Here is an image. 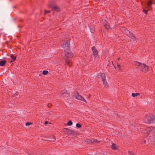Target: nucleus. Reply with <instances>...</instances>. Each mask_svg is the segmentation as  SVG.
<instances>
[{"instance_id":"9","label":"nucleus","mask_w":155,"mask_h":155,"mask_svg":"<svg viewBox=\"0 0 155 155\" xmlns=\"http://www.w3.org/2000/svg\"><path fill=\"white\" fill-rule=\"evenodd\" d=\"M52 10L54 11H55L57 12H59L60 11V9L58 7V6L54 5L53 6L51 7Z\"/></svg>"},{"instance_id":"32","label":"nucleus","mask_w":155,"mask_h":155,"mask_svg":"<svg viewBox=\"0 0 155 155\" xmlns=\"http://www.w3.org/2000/svg\"><path fill=\"white\" fill-rule=\"evenodd\" d=\"M120 58H118V60H120Z\"/></svg>"},{"instance_id":"12","label":"nucleus","mask_w":155,"mask_h":155,"mask_svg":"<svg viewBox=\"0 0 155 155\" xmlns=\"http://www.w3.org/2000/svg\"><path fill=\"white\" fill-rule=\"evenodd\" d=\"M142 64L139 63L137 61H136L135 62V64L136 66H137L139 68H140L141 66H142Z\"/></svg>"},{"instance_id":"24","label":"nucleus","mask_w":155,"mask_h":155,"mask_svg":"<svg viewBox=\"0 0 155 155\" xmlns=\"http://www.w3.org/2000/svg\"><path fill=\"white\" fill-rule=\"evenodd\" d=\"M32 124V123L29 122H27L25 123V125L26 126H29L31 124Z\"/></svg>"},{"instance_id":"26","label":"nucleus","mask_w":155,"mask_h":155,"mask_svg":"<svg viewBox=\"0 0 155 155\" xmlns=\"http://www.w3.org/2000/svg\"><path fill=\"white\" fill-rule=\"evenodd\" d=\"M50 12V10H45V14H46L47 13H48Z\"/></svg>"},{"instance_id":"31","label":"nucleus","mask_w":155,"mask_h":155,"mask_svg":"<svg viewBox=\"0 0 155 155\" xmlns=\"http://www.w3.org/2000/svg\"><path fill=\"white\" fill-rule=\"evenodd\" d=\"M55 138H54V139H53V140L52 141V142H54L55 141Z\"/></svg>"},{"instance_id":"33","label":"nucleus","mask_w":155,"mask_h":155,"mask_svg":"<svg viewBox=\"0 0 155 155\" xmlns=\"http://www.w3.org/2000/svg\"><path fill=\"white\" fill-rule=\"evenodd\" d=\"M114 68H115V69L116 68L115 66H114Z\"/></svg>"},{"instance_id":"22","label":"nucleus","mask_w":155,"mask_h":155,"mask_svg":"<svg viewBox=\"0 0 155 155\" xmlns=\"http://www.w3.org/2000/svg\"><path fill=\"white\" fill-rule=\"evenodd\" d=\"M76 126L78 128H80L81 127V125L79 123L76 124Z\"/></svg>"},{"instance_id":"16","label":"nucleus","mask_w":155,"mask_h":155,"mask_svg":"<svg viewBox=\"0 0 155 155\" xmlns=\"http://www.w3.org/2000/svg\"><path fill=\"white\" fill-rule=\"evenodd\" d=\"M92 140V138L91 139H87L86 141L88 144H91L92 143L93 140Z\"/></svg>"},{"instance_id":"11","label":"nucleus","mask_w":155,"mask_h":155,"mask_svg":"<svg viewBox=\"0 0 155 155\" xmlns=\"http://www.w3.org/2000/svg\"><path fill=\"white\" fill-rule=\"evenodd\" d=\"M111 148L114 150H117L118 149V147L115 143L112 144Z\"/></svg>"},{"instance_id":"19","label":"nucleus","mask_w":155,"mask_h":155,"mask_svg":"<svg viewBox=\"0 0 155 155\" xmlns=\"http://www.w3.org/2000/svg\"><path fill=\"white\" fill-rule=\"evenodd\" d=\"M68 130V129H67ZM68 132L70 134H73L74 133V131L73 130H68Z\"/></svg>"},{"instance_id":"3","label":"nucleus","mask_w":155,"mask_h":155,"mask_svg":"<svg viewBox=\"0 0 155 155\" xmlns=\"http://www.w3.org/2000/svg\"><path fill=\"white\" fill-rule=\"evenodd\" d=\"M120 29L122 31L123 33L125 34L129 37L132 38L134 41L136 40L135 38H134V39L133 34L132 33H130V31H128L126 28L124 27H122Z\"/></svg>"},{"instance_id":"28","label":"nucleus","mask_w":155,"mask_h":155,"mask_svg":"<svg viewBox=\"0 0 155 155\" xmlns=\"http://www.w3.org/2000/svg\"><path fill=\"white\" fill-rule=\"evenodd\" d=\"M52 106V104H51L49 103L48 104V106L49 107H51Z\"/></svg>"},{"instance_id":"30","label":"nucleus","mask_w":155,"mask_h":155,"mask_svg":"<svg viewBox=\"0 0 155 155\" xmlns=\"http://www.w3.org/2000/svg\"><path fill=\"white\" fill-rule=\"evenodd\" d=\"M48 124V122L47 121H45V125L47 124Z\"/></svg>"},{"instance_id":"10","label":"nucleus","mask_w":155,"mask_h":155,"mask_svg":"<svg viewBox=\"0 0 155 155\" xmlns=\"http://www.w3.org/2000/svg\"><path fill=\"white\" fill-rule=\"evenodd\" d=\"M63 46L64 47H68L70 44L69 41H64L63 42Z\"/></svg>"},{"instance_id":"29","label":"nucleus","mask_w":155,"mask_h":155,"mask_svg":"<svg viewBox=\"0 0 155 155\" xmlns=\"http://www.w3.org/2000/svg\"><path fill=\"white\" fill-rule=\"evenodd\" d=\"M150 127H148L147 128V130H150Z\"/></svg>"},{"instance_id":"14","label":"nucleus","mask_w":155,"mask_h":155,"mask_svg":"<svg viewBox=\"0 0 155 155\" xmlns=\"http://www.w3.org/2000/svg\"><path fill=\"white\" fill-rule=\"evenodd\" d=\"M6 63V61L5 60H3L1 61H0V66H4Z\"/></svg>"},{"instance_id":"21","label":"nucleus","mask_w":155,"mask_h":155,"mask_svg":"<svg viewBox=\"0 0 155 155\" xmlns=\"http://www.w3.org/2000/svg\"><path fill=\"white\" fill-rule=\"evenodd\" d=\"M48 73V71H43L42 73L44 75L47 74Z\"/></svg>"},{"instance_id":"13","label":"nucleus","mask_w":155,"mask_h":155,"mask_svg":"<svg viewBox=\"0 0 155 155\" xmlns=\"http://www.w3.org/2000/svg\"><path fill=\"white\" fill-rule=\"evenodd\" d=\"M92 140H93L92 143L97 144L98 143H100V141H98L96 139L92 138Z\"/></svg>"},{"instance_id":"8","label":"nucleus","mask_w":155,"mask_h":155,"mask_svg":"<svg viewBox=\"0 0 155 155\" xmlns=\"http://www.w3.org/2000/svg\"><path fill=\"white\" fill-rule=\"evenodd\" d=\"M92 50L93 53V56L94 58L95 59L98 55V51L94 46L92 47Z\"/></svg>"},{"instance_id":"5","label":"nucleus","mask_w":155,"mask_h":155,"mask_svg":"<svg viewBox=\"0 0 155 155\" xmlns=\"http://www.w3.org/2000/svg\"><path fill=\"white\" fill-rule=\"evenodd\" d=\"M100 76L104 87L106 88H108L109 86L106 80V76L105 74L102 73L101 74Z\"/></svg>"},{"instance_id":"2","label":"nucleus","mask_w":155,"mask_h":155,"mask_svg":"<svg viewBox=\"0 0 155 155\" xmlns=\"http://www.w3.org/2000/svg\"><path fill=\"white\" fill-rule=\"evenodd\" d=\"M154 118V116L153 114H149L144 117L143 120L146 123L150 124L153 122Z\"/></svg>"},{"instance_id":"6","label":"nucleus","mask_w":155,"mask_h":155,"mask_svg":"<svg viewBox=\"0 0 155 155\" xmlns=\"http://www.w3.org/2000/svg\"><path fill=\"white\" fill-rule=\"evenodd\" d=\"M140 71L143 72H147L148 71V66L143 64L140 68H139Z\"/></svg>"},{"instance_id":"27","label":"nucleus","mask_w":155,"mask_h":155,"mask_svg":"<svg viewBox=\"0 0 155 155\" xmlns=\"http://www.w3.org/2000/svg\"><path fill=\"white\" fill-rule=\"evenodd\" d=\"M117 66V67L119 68V69L120 70L121 68V66H120V64H118Z\"/></svg>"},{"instance_id":"18","label":"nucleus","mask_w":155,"mask_h":155,"mask_svg":"<svg viewBox=\"0 0 155 155\" xmlns=\"http://www.w3.org/2000/svg\"><path fill=\"white\" fill-rule=\"evenodd\" d=\"M140 95V94L138 93H133L132 94V96L133 97H135L137 96Z\"/></svg>"},{"instance_id":"23","label":"nucleus","mask_w":155,"mask_h":155,"mask_svg":"<svg viewBox=\"0 0 155 155\" xmlns=\"http://www.w3.org/2000/svg\"><path fill=\"white\" fill-rule=\"evenodd\" d=\"M148 11V10H145L144 9H143V12H144L145 14L147 15V12Z\"/></svg>"},{"instance_id":"25","label":"nucleus","mask_w":155,"mask_h":155,"mask_svg":"<svg viewBox=\"0 0 155 155\" xmlns=\"http://www.w3.org/2000/svg\"><path fill=\"white\" fill-rule=\"evenodd\" d=\"M128 153H129L130 155H137L134 153L129 151H128Z\"/></svg>"},{"instance_id":"7","label":"nucleus","mask_w":155,"mask_h":155,"mask_svg":"<svg viewBox=\"0 0 155 155\" xmlns=\"http://www.w3.org/2000/svg\"><path fill=\"white\" fill-rule=\"evenodd\" d=\"M101 23L102 25L106 29L108 30L110 28L109 25L108 24L107 22L105 20H102Z\"/></svg>"},{"instance_id":"17","label":"nucleus","mask_w":155,"mask_h":155,"mask_svg":"<svg viewBox=\"0 0 155 155\" xmlns=\"http://www.w3.org/2000/svg\"><path fill=\"white\" fill-rule=\"evenodd\" d=\"M11 57L12 58V59L10 61L11 62H13L16 59V57L15 56H14L13 55L11 56Z\"/></svg>"},{"instance_id":"4","label":"nucleus","mask_w":155,"mask_h":155,"mask_svg":"<svg viewBox=\"0 0 155 155\" xmlns=\"http://www.w3.org/2000/svg\"><path fill=\"white\" fill-rule=\"evenodd\" d=\"M72 97H75L77 100L82 101L85 103H87V101L84 99L83 96L79 95L78 92L77 91H75L74 92Z\"/></svg>"},{"instance_id":"15","label":"nucleus","mask_w":155,"mask_h":155,"mask_svg":"<svg viewBox=\"0 0 155 155\" xmlns=\"http://www.w3.org/2000/svg\"><path fill=\"white\" fill-rule=\"evenodd\" d=\"M153 3V2L151 0H150L147 2V5L149 8H150L151 7V5H152Z\"/></svg>"},{"instance_id":"1","label":"nucleus","mask_w":155,"mask_h":155,"mask_svg":"<svg viewBox=\"0 0 155 155\" xmlns=\"http://www.w3.org/2000/svg\"><path fill=\"white\" fill-rule=\"evenodd\" d=\"M62 56L65 59V63L69 66V64L71 62V58L74 56V54L69 51H65L62 53Z\"/></svg>"},{"instance_id":"20","label":"nucleus","mask_w":155,"mask_h":155,"mask_svg":"<svg viewBox=\"0 0 155 155\" xmlns=\"http://www.w3.org/2000/svg\"><path fill=\"white\" fill-rule=\"evenodd\" d=\"M72 124V122L71 120H70L69 121H68L67 124L68 126H71Z\"/></svg>"}]
</instances>
